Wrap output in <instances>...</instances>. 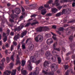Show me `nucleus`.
Segmentation results:
<instances>
[{"label":"nucleus","instance_id":"nucleus-1","mask_svg":"<svg viewBox=\"0 0 75 75\" xmlns=\"http://www.w3.org/2000/svg\"><path fill=\"white\" fill-rule=\"evenodd\" d=\"M30 61L32 62H33V63L35 62L36 65H38V64L41 62L40 60H39L38 61H37V60L35 59V58L34 57L32 56L30 57Z\"/></svg>","mask_w":75,"mask_h":75},{"label":"nucleus","instance_id":"nucleus-2","mask_svg":"<svg viewBox=\"0 0 75 75\" xmlns=\"http://www.w3.org/2000/svg\"><path fill=\"white\" fill-rule=\"evenodd\" d=\"M7 33L6 34L4 33H3V37L4 38L3 40L4 42H5L6 41H7V35H9L10 33V30H8L7 31Z\"/></svg>","mask_w":75,"mask_h":75},{"label":"nucleus","instance_id":"nucleus-3","mask_svg":"<svg viewBox=\"0 0 75 75\" xmlns=\"http://www.w3.org/2000/svg\"><path fill=\"white\" fill-rule=\"evenodd\" d=\"M47 29H48V27L47 26L43 27H41L37 28L36 29V31H39V32H41V31H44V30H47Z\"/></svg>","mask_w":75,"mask_h":75},{"label":"nucleus","instance_id":"nucleus-4","mask_svg":"<svg viewBox=\"0 0 75 75\" xmlns=\"http://www.w3.org/2000/svg\"><path fill=\"white\" fill-rule=\"evenodd\" d=\"M42 40H43V37L40 35H38V37H36L35 38V40L36 42H38L39 40L41 41H42Z\"/></svg>","mask_w":75,"mask_h":75},{"label":"nucleus","instance_id":"nucleus-5","mask_svg":"<svg viewBox=\"0 0 75 75\" xmlns=\"http://www.w3.org/2000/svg\"><path fill=\"white\" fill-rule=\"evenodd\" d=\"M42 73H44L45 74V75H54V73L53 71H52L51 73H47V72L45 71H42Z\"/></svg>","mask_w":75,"mask_h":75},{"label":"nucleus","instance_id":"nucleus-6","mask_svg":"<svg viewBox=\"0 0 75 75\" xmlns=\"http://www.w3.org/2000/svg\"><path fill=\"white\" fill-rule=\"evenodd\" d=\"M53 1L52 0H50L46 4L44 5L45 7H48L49 6V5L48 4H51V3H52Z\"/></svg>","mask_w":75,"mask_h":75},{"label":"nucleus","instance_id":"nucleus-7","mask_svg":"<svg viewBox=\"0 0 75 75\" xmlns=\"http://www.w3.org/2000/svg\"><path fill=\"white\" fill-rule=\"evenodd\" d=\"M52 42H53V40L51 39H50L47 40V43L48 45H50Z\"/></svg>","mask_w":75,"mask_h":75},{"label":"nucleus","instance_id":"nucleus-8","mask_svg":"<svg viewBox=\"0 0 75 75\" xmlns=\"http://www.w3.org/2000/svg\"><path fill=\"white\" fill-rule=\"evenodd\" d=\"M10 74H11V71L7 70L4 72V75H10Z\"/></svg>","mask_w":75,"mask_h":75},{"label":"nucleus","instance_id":"nucleus-9","mask_svg":"<svg viewBox=\"0 0 75 75\" xmlns=\"http://www.w3.org/2000/svg\"><path fill=\"white\" fill-rule=\"evenodd\" d=\"M15 13L16 14H18L20 13L21 12V10L20 9L18 8H16L15 9Z\"/></svg>","mask_w":75,"mask_h":75},{"label":"nucleus","instance_id":"nucleus-10","mask_svg":"<svg viewBox=\"0 0 75 75\" xmlns=\"http://www.w3.org/2000/svg\"><path fill=\"white\" fill-rule=\"evenodd\" d=\"M58 2H59V0H55V3L52 4V6H58L59 4H58Z\"/></svg>","mask_w":75,"mask_h":75},{"label":"nucleus","instance_id":"nucleus-11","mask_svg":"<svg viewBox=\"0 0 75 75\" xmlns=\"http://www.w3.org/2000/svg\"><path fill=\"white\" fill-rule=\"evenodd\" d=\"M28 67L29 68H30V70L32 69V66L31 64V62L29 60L28 62Z\"/></svg>","mask_w":75,"mask_h":75},{"label":"nucleus","instance_id":"nucleus-12","mask_svg":"<svg viewBox=\"0 0 75 75\" xmlns=\"http://www.w3.org/2000/svg\"><path fill=\"white\" fill-rule=\"evenodd\" d=\"M49 62L47 61H45L43 64L44 67H48L49 65Z\"/></svg>","mask_w":75,"mask_h":75},{"label":"nucleus","instance_id":"nucleus-13","mask_svg":"<svg viewBox=\"0 0 75 75\" xmlns=\"http://www.w3.org/2000/svg\"><path fill=\"white\" fill-rule=\"evenodd\" d=\"M20 58H18V56H17V59H16V65H18V64H21V62L19 60Z\"/></svg>","mask_w":75,"mask_h":75},{"label":"nucleus","instance_id":"nucleus-14","mask_svg":"<svg viewBox=\"0 0 75 75\" xmlns=\"http://www.w3.org/2000/svg\"><path fill=\"white\" fill-rule=\"evenodd\" d=\"M36 69H38V70H36L35 71V72L33 74V75H37V74H38V71L39 70V68H38V67H36Z\"/></svg>","mask_w":75,"mask_h":75},{"label":"nucleus","instance_id":"nucleus-15","mask_svg":"<svg viewBox=\"0 0 75 75\" xmlns=\"http://www.w3.org/2000/svg\"><path fill=\"white\" fill-rule=\"evenodd\" d=\"M51 34L53 35L52 38H53L54 40H57V38L55 37H56V35L55 34L53 33L52 32L51 33Z\"/></svg>","mask_w":75,"mask_h":75},{"label":"nucleus","instance_id":"nucleus-16","mask_svg":"<svg viewBox=\"0 0 75 75\" xmlns=\"http://www.w3.org/2000/svg\"><path fill=\"white\" fill-rule=\"evenodd\" d=\"M57 11H58V10L56 9V8H54L52 9V13H55Z\"/></svg>","mask_w":75,"mask_h":75},{"label":"nucleus","instance_id":"nucleus-17","mask_svg":"<svg viewBox=\"0 0 75 75\" xmlns=\"http://www.w3.org/2000/svg\"><path fill=\"white\" fill-rule=\"evenodd\" d=\"M46 13L47 11H46V10H45V9L42 10L41 11V14L42 15H45V13Z\"/></svg>","mask_w":75,"mask_h":75},{"label":"nucleus","instance_id":"nucleus-18","mask_svg":"<svg viewBox=\"0 0 75 75\" xmlns=\"http://www.w3.org/2000/svg\"><path fill=\"white\" fill-rule=\"evenodd\" d=\"M57 43L56 42V44H54L53 45V47L54 48V50H56V51H59V50H60L59 49V48H58V49H55L54 48H55V47H56V45H57Z\"/></svg>","mask_w":75,"mask_h":75},{"label":"nucleus","instance_id":"nucleus-19","mask_svg":"<svg viewBox=\"0 0 75 75\" xmlns=\"http://www.w3.org/2000/svg\"><path fill=\"white\" fill-rule=\"evenodd\" d=\"M23 27V26H22V27L21 26H19L17 28H16L15 30V31H16V30H18V31H20L21 30V29H22V28Z\"/></svg>","mask_w":75,"mask_h":75},{"label":"nucleus","instance_id":"nucleus-20","mask_svg":"<svg viewBox=\"0 0 75 75\" xmlns=\"http://www.w3.org/2000/svg\"><path fill=\"white\" fill-rule=\"evenodd\" d=\"M16 69L13 70L11 73V75H15L16 74Z\"/></svg>","mask_w":75,"mask_h":75},{"label":"nucleus","instance_id":"nucleus-21","mask_svg":"<svg viewBox=\"0 0 75 75\" xmlns=\"http://www.w3.org/2000/svg\"><path fill=\"white\" fill-rule=\"evenodd\" d=\"M23 69H22L21 71V72L22 73L23 75H25L27 74V71L26 70H24L23 71Z\"/></svg>","mask_w":75,"mask_h":75},{"label":"nucleus","instance_id":"nucleus-22","mask_svg":"<svg viewBox=\"0 0 75 75\" xmlns=\"http://www.w3.org/2000/svg\"><path fill=\"white\" fill-rule=\"evenodd\" d=\"M26 34H27V31H26L23 32V33L21 34V37L23 38L24 35H26Z\"/></svg>","mask_w":75,"mask_h":75},{"label":"nucleus","instance_id":"nucleus-23","mask_svg":"<svg viewBox=\"0 0 75 75\" xmlns=\"http://www.w3.org/2000/svg\"><path fill=\"white\" fill-rule=\"evenodd\" d=\"M45 54L47 57H49L50 56V52L49 51H47Z\"/></svg>","mask_w":75,"mask_h":75},{"label":"nucleus","instance_id":"nucleus-24","mask_svg":"<svg viewBox=\"0 0 75 75\" xmlns=\"http://www.w3.org/2000/svg\"><path fill=\"white\" fill-rule=\"evenodd\" d=\"M19 38V34H18L17 35H16L15 37H14V38L15 40H16L17 39H18Z\"/></svg>","mask_w":75,"mask_h":75},{"label":"nucleus","instance_id":"nucleus-25","mask_svg":"<svg viewBox=\"0 0 75 75\" xmlns=\"http://www.w3.org/2000/svg\"><path fill=\"white\" fill-rule=\"evenodd\" d=\"M21 10H22V15H25V13H24V9L23 7H22L21 8Z\"/></svg>","mask_w":75,"mask_h":75},{"label":"nucleus","instance_id":"nucleus-26","mask_svg":"<svg viewBox=\"0 0 75 75\" xmlns=\"http://www.w3.org/2000/svg\"><path fill=\"white\" fill-rule=\"evenodd\" d=\"M25 64V60H22V65L23 67H24V65Z\"/></svg>","mask_w":75,"mask_h":75},{"label":"nucleus","instance_id":"nucleus-27","mask_svg":"<svg viewBox=\"0 0 75 75\" xmlns=\"http://www.w3.org/2000/svg\"><path fill=\"white\" fill-rule=\"evenodd\" d=\"M57 60L59 62V64H60L61 62V58L60 57L57 58Z\"/></svg>","mask_w":75,"mask_h":75},{"label":"nucleus","instance_id":"nucleus-28","mask_svg":"<svg viewBox=\"0 0 75 75\" xmlns=\"http://www.w3.org/2000/svg\"><path fill=\"white\" fill-rule=\"evenodd\" d=\"M35 6H36V5L34 4L33 5H31L30 6V8H34V7H35Z\"/></svg>","mask_w":75,"mask_h":75},{"label":"nucleus","instance_id":"nucleus-29","mask_svg":"<svg viewBox=\"0 0 75 75\" xmlns=\"http://www.w3.org/2000/svg\"><path fill=\"white\" fill-rule=\"evenodd\" d=\"M13 65H14L13 63H11V64H10V68L11 69H12V68H13Z\"/></svg>","mask_w":75,"mask_h":75},{"label":"nucleus","instance_id":"nucleus-30","mask_svg":"<svg viewBox=\"0 0 75 75\" xmlns=\"http://www.w3.org/2000/svg\"><path fill=\"white\" fill-rule=\"evenodd\" d=\"M56 66H57V65L56 64H53L52 66L51 70H52L53 68H54V67H56Z\"/></svg>","mask_w":75,"mask_h":75},{"label":"nucleus","instance_id":"nucleus-31","mask_svg":"<svg viewBox=\"0 0 75 75\" xmlns=\"http://www.w3.org/2000/svg\"><path fill=\"white\" fill-rule=\"evenodd\" d=\"M14 54H13L11 56V59H12V60L13 61H14Z\"/></svg>","mask_w":75,"mask_h":75},{"label":"nucleus","instance_id":"nucleus-32","mask_svg":"<svg viewBox=\"0 0 75 75\" xmlns=\"http://www.w3.org/2000/svg\"><path fill=\"white\" fill-rule=\"evenodd\" d=\"M38 23V22H34L31 23V25H35V24H36Z\"/></svg>","mask_w":75,"mask_h":75},{"label":"nucleus","instance_id":"nucleus-33","mask_svg":"<svg viewBox=\"0 0 75 75\" xmlns=\"http://www.w3.org/2000/svg\"><path fill=\"white\" fill-rule=\"evenodd\" d=\"M22 49H25V44H23L22 45Z\"/></svg>","mask_w":75,"mask_h":75},{"label":"nucleus","instance_id":"nucleus-34","mask_svg":"<svg viewBox=\"0 0 75 75\" xmlns=\"http://www.w3.org/2000/svg\"><path fill=\"white\" fill-rule=\"evenodd\" d=\"M66 11H67V10L66 9H63L62 12V14H63Z\"/></svg>","mask_w":75,"mask_h":75},{"label":"nucleus","instance_id":"nucleus-35","mask_svg":"<svg viewBox=\"0 0 75 75\" xmlns=\"http://www.w3.org/2000/svg\"><path fill=\"white\" fill-rule=\"evenodd\" d=\"M63 30L64 28H60L59 29V31H63Z\"/></svg>","mask_w":75,"mask_h":75},{"label":"nucleus","instance_id":"nucleus-36","mask_svg":"<svg viewBox=\"0 0 75 75\" xmlns=\"http://www.w3.org/2000/svg\"><path fill=\"white\" fill-rule=\"evenodd\" d=\"M13 45H11V51H13Z\"/></svg>","mask_w":75,"mask_h":75},{"label":"nucleus","instance_id":"nucleus-37","mask_svg":"<svg viewBox=\"0 0 75 75\" xmlns=\"http://www.w3.org/2000/svg\"><path fill=\"white\" fill-rule=\"evenodd\" d=\"M43 8V6H41L39 8V10H41V9H42Z\"/></svg>","mask_w":75,"mask_h":75},{"label":"nucleus","instance_id":"nucleus-38","mask_svg":"<svg viewBox=\"0 0 75 75\" xmlns=\"http://www.w3.org/2000/svg\"><path fill=\"white\" fill-rule=\"evenodd\" d=\"M61 16V13H59L56 14V16Z\"/></svg>","mask_w":75,"mask_h":75},{"label":"nucleus","instance_id":"nucleus-39","mask_svg":"<svg viewBox=\"0 0 75 75\" xmlns=\"http://www.w3.org/2000/svg\"><path fill=\"white\" fill-rule=\"evenodd\" d=\"M30 24V23H27L25 25V27H28V26H29Z\"/></svg>","mask_w":75,"mask_h":75},{"label":"nucleus","instance_id":"nucleus-40","mask_svg":"<svg viewBox=\"0 0 75 75\" xmlns=\"http://www.w3.org/2000/svg\"><path fill=\"white\" fill-rule=\"evenodd\" d=\"M5 46L6 47H7V48H8L9 47V45H8V44L7 43L6 44Z\"/></svg>","mask_w":75,"mask_h":75},{"label":"nucleus","instance_id":"nucleus-41","mask_svg":"<svg viewBox=\"0 0 75 75\" xmlns=\"http://www.w3.org/2000/svg\"><path fill=\"white\" fill-rule=\"evenodd\" d=\"M64 2H67V1L64 0V1H61V3H64Z\"/></svg>","mask_w":75,"mask_h":75},{"label":"nucleus","instance_id":"nucleus-42","mask_svg":"<svg viewBox=\"0 0 75 75\" xmlns=\"http://www.w3.org/2000/svg\"><path fill=\"white\" fill-rule=\"evenodd\" d=\"M64 68H65V69H68V66H65Z\"/></svg>","mask_w":75,"mask_h":75},{"label":"nucleus","instance_id":"nucleus-43","mask_svg":"<svg viewBox=\"0 0 75 75\" xmlns=\"http://www.w3.org/2000/svg\"><path fill=\"white\" fill-rule=\"evenodd\" d=\"M6 59H7V62H9V61H10V59L9 58L7 57L6 58Z\"/></svg>","mask_w":75,"mask_h":75},{"label":"nucleus","instance_id":"nucleus-44","mask_svg":"<svg viewBox=\"0 0 75 75\" xmlns=\"http://www.w3.org/2000/svg\"><path fill=\"white\" fill-rule=\"evenodd\" d=\"M13 44L15 45H17V42H16L14 41L13 42Z\"/></svg>","mask_w":75,"mask_h":75},{"label":"nucleus","instance_id":"nucleus-45","mask_svg":"<svg viewBox=\"0 0 75 75\" xmlns=\"http://www.w3.org/2000/svg\"><path fill=\"white\" fill-rule=\"evenodd\" d=\"M73 38V36H71L69 38V40H72V38Z\"/></svg>","mask_w":75,"mask_h":75},{"label":"nucleus","instance_id":"nucleus-46","mask_svg":"<svg viewBox=\"0 0 75 75\" xmlns=\"http://www.w3.org/2000/svg\"><path fill=\"white\" fill-rule=\"evenodd\" d=\"M52 14L51 13H49L47 14L46 16H51Z\"/></svg>","mask_w":75,"mask_h":75},{"label":"nucleus","instance_id":"nucleus-47","mask_svg":"<svg viewBox=\"0 0 75 75\" xmlns=\"http://www.w3.org/2000/svg\"><path fill=\"white\" fill-rule=\"evenodd\" d=\"M17 69L18 71H20V67L19 66L17 68Z\"/></svg>","mask_w":75,"mask_h":75},{"label":"nucleus","instance_id":"nucleus-48","mask_svg":"<svg viewBox=\"0 0 75 75\" xmlns=\"http://www.w3.org/2000/svg\"><path fill=\"white\" fill-rule=\"evenodd\" d=\"M56 27L55 25H54L52 26V28H56Z\"/></svg>","mask_w":75,"mask_h":75},{"label":"nucleus","instance_id":"nucleus-49","mask_svg":"<svg viewBox=\"0 0 75 75\" xmlns=\"http://www.w3.org/2000/svg\"><path fill=\"white\" fill-rule=\"evenodd\" d=\"M10 35H14V33L13 32H11Z\"/></svg>","mask_w":75,"mask_h":75},{"label":"nucleus","instance_id":"nucleus-50","mask_svg":"<svg viewBox=\"0 0 75 75\" xmlns=\"http://www.w3.org/2000/svg\"><path fill=\"white\" fill-rule=\"evenodd\" d=\"M33 49V47H30V50H32Z\"/></svg>","mask_w":75,"mask_h":75},{"label":"nucleus","instance_id":"nucleus-51","mask_svg":"<svg viewBox=\"0 0 75 75\" xmlns=\"http://www.w3.org/2000/svg\"><path fill=\"white\" fill-rule=\"evenodd\" d=\"M73 7H74L75 6V3H73L72 4Z\"/></svg>","mask_w":75,"mask_h":75},{"label":"nucleus","instance_id":"nucleus-52","mask_svg":"<svg viewBox=\"0 0 75 75\" xmlns=\"http://www.w3.org/2000/svg\"><path fill=\"white\" fill-rule=\"evenodd\" d=\"M68 71L67 70V72L66 73L65 75H68Z\"/></svg>","mask_w":75,"mask_h":75},{"label":"nucleus","instance_id":"nucleus-53","mask_svg":"<svg viewBox=\"0 0 75 75\" xmlns=\"http://www.w3.org/2000/svg\"><path fill=\"white\" fill-rule=\"evenodd\" d=\"M62 8V6H59L58 7V8L59 9V10H60V9Z\"/></svg>","mask_w":75,"mask_h":75},{"label":"nucleus","instance_id":"nucleus-54","mask_svg":"<svg viewBox=\"0 0 75 75\" xmlns=\"http://www.w3.org/2000/svg\"><path fill=\"white\" fill-rule=\"evenodd\" d=\"M23 18V16H21V17H20L19 20H21V19H22Z\"/></svg>","mask_w":75,"mask_h":75},{"label":"nucleus","instance_id":"nucleus-55","mask_svg":"<svg viewBox=\"0 0 75 75\" xmlns=\"http://www.w3.org/2000/svg\"><path fill=\"white\" fill-rule=\"evenodd\" d=\"M10 21H11V22H14V21L11 19H10Z\"/></svg>","mask_w":75,"mask_h":75},{"label":"nucleus","instance_id":"nucleus-56","mask_svg":"<svg viewBox=\"0 0 75 75\" xmlns=\"http://www.w3.org/2000/svg\"><path fill=\"white\" fill-rule=\"evenodd\" d=\"M18 54H19V55H21V52H18Z\"/></svg>","mask_w":75,"mask_h":75},{"label":"nucleus","instance_id":"nucleus-57","mask_svg":"<svg viewBox=\"0 0 75 75\" xmlns=\"http://www.w3.org/2000/svg\"><path fill=\"white\" fill-rule=\"evenodd\" d=\"M29 39H28L26 41V43H27V42H28V41L29 40Z\"/></svg>","mask_w":75,"mask_h":75},{"label":"nucleus","instance_id":"nucleus-58","mask_svg":"<svg viewBox=\"0 0 75 75\" xmlns=\"http://www.w3.org/2000/svg\"><path fill=\"white\" fill-rule=\"evenodd\" d=\"M2 49H3V50H4V49H5V46H3L2 47Z\"/></svg>","mask_w":75,"mask_h":75},{"label":"nucleus","instance_id":"nucleus-59","mask_svg":"<svg viewBox=\"0 0 75 75\" xmlns=\"http://www.w3.org/2000/svg\"><path fill=\"white\" fill-rule=\"evenodd\" d=\"M0 32H2L3 30L2 28H0Z\"/></svg>","mask_w":75,"mask_h":75},{"label":"nucleus","instance_id":"nucleus-60","mask_svg":"<svg viewBox=\"0 0 75 75\" xmlns=\"http://www.w3.org/2000/svg\"><path fill=\"white\" fill-rule=\"evenodd\" d=\"M35 15H33L31 16V17H35Z\"/></svg>","mask_w":75,"mask_h":75},{"label":"nucleus","instance_id":"nucleus-61","mask_svg":"<svg viewBox=\"0 0 75 75\" xmlns=\"http://www.w3.org/2000/svg\"><path fill=\"white\" fill-rule=\"evenodd\" d=\"M20 47V45H18V49H19Z\"/></svg>","mask_w":75,"mask_h":75},{"label":"nucleus","instance_id":"nucleus-62","mask_svg":"<svg viewBox=\"0 0 75 75\" xmlns=\"http://www.w3.org/2000/svg\"><path fill=\"white\" fill-rule=\"evenodd\" d=\"M2 45V42L1 41H0V45Z\"/></svg>","mask_w":75,"mask_h":75},{"label":"nucleus","instance_id":"nucleus-63","mask_svg":"<svg viewBox=\"0 0 75 75\" xmlns=\"http://www.w3.org/2000/svg\"><path fill=\"white\" fill-rule=\"evenodd\" d=\"M7 52H8L7 50H6L5 51V53H6V54H7Z\"/></svg>","mask_w":75,"mask_h":75},{"label":"nucleus","instance_id":"nucleus-64","mask_svg":"<svg viewBox=\"0 0 75 75\" xmlns=\"http://www.w3.org/2000/svg\"><path fill=\"white\" fill-rule=\"evenodd\" d=\"M7 6H10V4H7Z\"/></svg>","mask_w":75,"mask_h":75}]
</instances>
